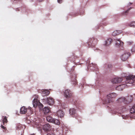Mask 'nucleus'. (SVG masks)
Segmentation results:
<instances>
[{
	"instance_id": "f257e3e1",
	"label": "nucleus",
	"mask_w": 135,
	"mask_h": 135,
	"mask_svg": "<svg viewBox=\"0 0 135 135\" xmlns=\"http://www.w3.org/2000/svg\"><path fill=\"white\" fill-rule=\"evenodd\" d=\"M117 95V94L114 93L108 94L107 95L106 99L104 101V104H107L113 102Z\"/></svg>"
},
{
	"instance_id": "f03ea898",
	"label": "nucleus",
	"mask_w": 135,
	"mask_h": 135,
	"mask_svg": "<svg viewBox=\"0 0 135 135\" xmlns=\"http://www.w3.org/2000/svg\"><path fill=\"white\" fill-rule=\"evenodd\" d=\"M125 83L126 84L133 83V85H135V76L130 75L126 78Z\"/></svg>"
},
{
	"instance_id": "7ed1b4c3",
	"label": "nucleus",
	"mask_w": 135,
	"mask_h": 135,
	"mask_svg": "<svg viewBox=\"0 0 135 135\" xmlns=\"http://www.w3.org/2000/svg\"><path fill=\"white\" fill-rule=\"evenodd\" d=\"M98 42L97 39L95 38H92L90 39L88 43V46L90 47H94L97 44ZM87 44L88 43H87Z\"/></svg>"
},
{
	"instance_id": "20e7f679",
	"label": "nucleus",
	"mask_w": 135,
	"mask_h": 135,
	"mask_svg": "<svg viewBox=\"0 0 135 135\" xmlns=\"http://www.w3.org/2000/svg\"><path fill=\"white\" fill-rule=\"evenodd\" d=\"M43 128L45 132H47L51 131L52 129V126L49 123H46L44 125Z\"/></svg>"
},
{
	"instance_id": "39448f33",
	"label": "nucleus",
	"mask_w": 135,
	"mask_h": 135,
	"mask_svg": "<svg viewBox=\"0 0 135 135\" xmlns=\"http://www.w3.org/2000/svg\"><path fill=\"white\" fill-rule=\"evenodd\" d=\"M71 78V81L72 84L74 85H75L77 84L78 82L76 79V75L75 74H72L70 76Z\"/></svg>"
},
{
	"instance_id": "423d86ee",
	"label": "nucleus",
	"mask_w": 135,
	"mask_h": 135,
	"mask_svg": "<svg viewBox=\"0 0 135 135\" xmlns=\"http://www.w3.org/2000/svg\"><path fill=\"white\" fill-rule=\"evenodd\" d=\"M34 96H35V98L33 100V105L34 107H36L37 105H39L40 103L37 99L38 96L35 95Z\"/></svg>"
},
{
	"instance_id": "0eeeda50",
	"label": "nucleus",
	"mask_w": 135,
	"mask_h": 135,
	"mask_svg": "<svg viewBox=\"0 0 135 135\" xmlns=\"http://www.w3.org/2000/svg\"><path fill=\"white\" fill-rule=\"evenodd\" d=\"M64 95L65 97L66 98H69L71 97L72 95V93L71 91L69 89H67L65 90L64 92Z\"/></svg>"
},
{
	"instance_id": "6e6552de",
	"label": "nucleus",
	"mask_w": 135,
	"mask_h": 135,
	"mask_svg": "<svg viewBox=\"0 0 135 135\" xmlns=\"http://www.w3.org/2000/svg\"><path fill=\"white\" fill-rule=\"evenodd\" d=\"M129 55L130 53L129 52L125 53L121 56V59L123 61H126L127 60Z\"/></svg>"
},
{
	"instance_id": "1a4fd4ad",
	"label": "nucleus",
	"mask_w": 135,
	"mask_h": 135,
	"mask_svg": "<svg viewBox=\"0 0 135 135\" xmlns=\"http://www.w3.org/2000/svg\"><path fill=\"white\" fill-rule=\"evenodd\" d=\"M123 79L122 78H115L112 80V82L113 83H117L121 82Z\"/></svg>"
},
{
	"instance_id": "9d476101",
	"label": "nucleus",
	"mask_w": 135,
	"mask_h": 135,
	"mask_svg": "<svg viewBox=\"0 0 135 135\" xmlns=\"http://www.w3.org/2000/svg\"><path fill=\"white\" fill-rule=\"evenodd\" d=\"M123 42L119 39H117L115 43V46L117 47H119L120 46L122 47L123 45Z\"/></svg>"
},
{
	"instance_id": "9b49d317",
	"label": "nucleus",
	"mask_w": 135,
	"mask_h": 135,
	"mask_svg": "<svg viewBox=\"0 0 135 135\" xmlns=\"http://www.w3.org/2000/svg\"><path fill=\"white\" fill-rule=\"evenodd\" d=\"M127 85L126 84H123L117 86L116 88L117 90L119 91L122 90L124 88L127 87Z\"/></svg>"
},
{
	"instance_id": "f8f14e48",
	"label": "nucleus",
	"mask_w": 135,
	"mask_h": 135,
	"mask_svg": "<svg viewBox=\"0 0 135 135\" xmlns=\"http://www.w3.org/2000/svg\"><path fill=\"white\" fill-rule=\"evenodd\" d=\"M118 102L119 103H121L124 104H126V98L123 97H122L118 99L117 100Z\"/></svg>"
},
{
	"instance_id": "ddd939ff",
	"label": "nucleus",
	"mask_w": 135,
	"mask_h": 135,
	"mask_svg": "<svg viewBox=\"0 0 135 135\" xmlns=\"http://www.w3.org/2000/svg\"><path fill=\"white\" fill-rule=\"evenodd\" d=\"M47 102L49 105H51L54 104V100L52 98L49 97L47 98Z\"/></svg>"
},
{
	"instance_id": "4468645a",
	"label": "nucleus",
	"mask_w": 135,
	"mask_h": 135,
	"mask_svg": "<svg viewBox=\"0 0 135 135\" xmlns=\"http://www.w3.org/2000/svg\"><path fill=\"white\" fill-rule=\"evenodd\" d=\"M57 116L60 118H62L64 115V113L63 111L61 110H59L57 112Z\"/></svg>"
},
{
	"instance_id": "2eb2a0df",
	"label": "nucleus",
	"mask_w": 135,
	"mask_h": 135,
	"mask_svg": "<svg viewBox=\"0 0 135 135\" xmlns=\"http://www.w3.org/2000/svg\"><path fill=\"white\" fill-rule=\"evenodd\" d=\"M27 111V109L25 107H22L20 109V112L22 114L26 113Z\"/></svg>"
},
{
	"instance_id": "dca6fc26",
	"label": "nucleus",
	"mask_w": 135,
	"mask_h": 135,
	"mask_svg": "<svg viewBox=\"0 0 135 135\" xmlns=\"http://www.w3.org/2000/svg\"><path fill=\"white\" fill-rule=\"evenodd\" d=\"M121 30H115L112 33V35L113 36H116L122 33Z\"/></svg>"
},
{
	"instance_id": "f3484780",
	"label": "nucleus",
	"mask_w": 135,
	"mask_h": 135,
	"mask_svg": "<svg viewBox=\"0 0 135 135\" xmlns=\"http://www.w3.org/2000/svg\"><path fill=\"white\" fill-rule=\"evenodd\" d=\"M50 94V92L47 90H44L42 93V96H45L48 95Z\"/></svg>"
},
{
	"instance_id": "a211bd4d",
	"label": "nucleus",
	"mask_w": 135,
	"mask_h": 135,
	"mask_svg": "<svg viewBox=\"0 0 135 135\" xmlns=\"http://www.w3.org/2000/svg\"><path fill=\"white\" fill-rule=\"evenodd\" d=\"M7 118V117L6 116H2V120L4 125L5 123H6L8 122Z\"/></svg>"
},
{
	"instance_id": "6ab92c4d",
	"label": "nucleus",
	"mask_w": 135,
	"mask_h": 135,
	"mask_svg": "<svg viewBox=\"0 0 135 135\" xmlns=\"http://www.w3.org/2000/svg\"><path fill=\"white\" fill-rule=\"evenodd\" d=\"M46 119L47 122H50L52 123L54 122V119L52 117L50 116H47Z\"/></svg>"
},
{
	"instance_id": "aec40b11",
	"label": "nucleus",
	"mask_w": 135,
	"mask_h": 135,
	"mask_svg": "<svg viewBox=\"0 0 135 135\" xmlns=\"http://www.w3.org/2000/svg\"><path fill=\"white\" fill-rule=\"evenodd\" d=\"M132 101V99L131 97H128L127 99L126 98V101H125V103L126 104H128L131 102Z\"/></svg>"
},
{
	"instance_id": "412c9836",
	"label": "nucleus",
	"mask_w": 135,
	"mask_h": 135,
	"mask_svg": "<svg viewBox=\"0 0 135 135\" xmlns=\"http://www.w3.org/2000/svg\"><path fill=\"white\" fill-rule=\"evenodd\" d=\"M112 41V40L111 39H108L105 41V45L106 46H109L111 44Z\"/></svg>"
},
{
	"instance_id": "4be33fe9",
	"label": "nucleus",
	"mask_w": 135,
	"mask_h": 135,
	"mask_svg": "<svg viewBox=\"0 0 135 135\" xmlns=\"http://www.w3.org/2000/svg\"><path fill=\"white\" fill-rule=\"evenodd\" d=\"M44 113L45 114H46V113H48L50 111V110L48 107H45L43 109Z\"/></svg>"
},
{
	"instance_id": "5701e85b",
	"label": "nucleus",
	"mask_w": 135,
	"mask_h": 135,
	"mask_svg": "<svg viewBox=\"0 0 135 135\" xmlns=\"http://www.w3.org/2000/svg\"><path fill=\"white\" fill-rule=\"evenodd\" d=\"M70 114L71 115H74L76 113L75 110L73 108H71L69 110Z\"/></svg>"
},
{
	"instance_id": "b1692460",
	"label": "nucleus",
	"mask_w": 135,
	"mask_h": 135,
	"mask_svg": "<svg viewBox=\"0 0 135 135\" xmlns=\"http://www.w3.org/2000/svg\"><path fill=\"white\" fill-rule=\"evenodd\" d=\"M54 122L52 123H54L57 125H59L60 124V122L59 120L56 119H54Z\"/></svg>"
},
{
	"instance_id": "393cba45",
	"label": "nucleus",
	"mask_w": 135,
	"mask_h": 135,
	"mask_svg": "<svg viewBox=\"0 0 135 135\" xmlns=\"http://www.w3.org/2000/svg\"><path fill=\"white\" fill-rule=\"evenodd\" d=\"M130 112L131 113H135V104L133 105L131 109Z\"/></svg>"
},
{
	"instance_id": "a878e982",
	"label": "nucleus",
	"mask_w": 135,
	"mask_h": 135,
	"mask_svg": "<svg viewBox=\"0 0 135 135\" xmlns=\"http://www.w3.org/2000/svg\"><path fill=\"white\" fill-rule=\"evenodd\" d=\"M130 27H135V22L133 21L131 22L130 25Z\"/></svg>"
},
{
	"instance_id": "bb28decb",
	"label": "nucleus",
	"mask_w": 135,
	"mask_h": 135,
	"mask_svg": "<svg viewBox=\"0 0 135 135\" xmlns=\"http://www.w3.org/2000/svg\"><path fill=\"white\" fill-rule=\"evenodd\" d=\"M35 126L37 128H40L41 125L40 124L37 123H35Z\"/></svg>"
},
{
	"instance_id": "cd10ccee",
	"label": "nucleus",
	"mask_w": 135,
	"mask_h": 135,
	"mask_svg": "<svg viewBox=\"0 0 135 135\" xmlns=\"http://www.w3.org/2000/svg\"><path fill=\"white\" fill-rule=\"evenodd\" d=\"M131 7L130 8H129L128 10H127L125 12H123V15H126L128 13V12L131 9Z\"/></svg>"
},
{
	"instance_id": "c85d7f7f",
	"label": "nucleus",
	"mask_w": 135,
	"mask_h": 135,
	"mask_svg": "<svg viewBox=\"0 0 135 135\" xmlns=\"http://www.w3.org/2000/svg\"><path fill=\"white\" fill-rule=\"evenodd\" d=\"M131 51L132 52H135V45L133 47Z\"/></svg>"
},
{
	"instance_id": "c756f323",
	"label": "nucleus",
	"mask_w": 135,
	"mask_h": 135,
	"mask_svg": "<svg viewBox=\"0 0 135 135\" xmlns=\"http://www.w3.org/2000/svg\"><path fill=\"white\" fill-rule=\"evenodd\" d=\"M1 127L2 128H3V129H4V130H6V127H5L4 126H3L2 125H1Z\"/></svg>"
},
{
	"instance_id": "7c9ffc66",
	"label": "nucleus",
	"mask_w": 135,
	"mask_h": 135,
	"mask_svg": "<svg viewBox=\"0 0 135 135\" xmlns=\"http://www.w3.org/2000/svg\"><path fill=\"white\" fill-rule=\"evenodd\" d=\"M112 66L111 65H109L108 66V68H111L112 67Z\"/></svg>"
},
{
	"instance_id": "2f4dec72",
	"label": "nucleus",
	"mask_w": 135,
	"mask_h": 135,
	"mask_svg": "<svg viewBox=\"0 0 135 135\" xmlns=\"http://www.w3.org/2000/svg\"><path fill=\"white\" fill-rule=\"evenodd\" d=\"M39 2H42L44 0H37Z\"/></svg>"
},
{
	"instance_id": "473e14b6",
	"label": "nucleus",
	"mask_w": 135,
	"mask_h": 135,
	"mask_svg": "<svg viewBox=\"0 0 135 135\" xmlns=\"http://www.w3.org/2000/svg\"><path fill=\"white\" fill-rule=\"evenodd\" d=\"M40 106H41V107H43V104L41 103H40Z\"/></svg>"
},
{
	"instance_id": "72a5a7b5",
	"label": "nucleus",
	"mask_w": 135,
	"mask_h": 135,
	"mask_svg": "<svg viewBox=\"0 0 135 135\" xmlns=\"http://www.w3.org/2000/svg\"><path fill=\"white\" fill-rule=\"evenodd\" d=\"M47 135H53L52 134H51V133H47Z\"/></svg>"
},
{
	"instance_id": "f704fd0d",
	"label": "nucleus",
	"mask_w": 135,
	"mask_h": 135,
	"mask_svg": "<svg viewBox=\"0 0 135 135\" xmlns=\"http://www.w3.org/2000/svg\"><path fill=\"white\" fill-rule=\"evenodd\" d=\"M15 10L16 11H19V9L18 8H16Z\"/></svg>"
},
{
	"instance_id": "c9c22d12",
	"label": "nucleus",
	"mask_w": 135,
	"mask_h": 135,
	"mask_svg": "<svg viewBox=\"0 0 135 135\" xmlns=\"http://www.w3.org/2000/svg\"><path fill=\"white\" fill-rule=\"evenodd\" d=\"M30 135H35V134L33 133V134H31Z\"/></svg>"
},
{
	"instance_id": "e433bc0d",
	"label": "nucleus",
	"mask_w": 135,
	"mask_h": 135,
	"mask_svg": "<svg viewBox=\"0 0 135 135\" xmlns=\"http://www.w3.org/2000/svg\"><path fill=\"white\" fill-rule=\"evenodd\" d=\"M29 109L30 110H31V107H29Z\"/></svg>"
},
{
	"instance_id": "4c0bfd02",
	"label": "nucleus",
	"mask_w": 135,
	"mask_h": 135,
	"mask_svg": "<svg viewBox=\"0 0 135 135\" xmlns=\"http://www.w3.org/2000/svg\"><path fill=\"white\" fill-rule=\"evenodd\" d=\"M129 3L130 4V5L132 4V3Z\"/></svg>"
},
{
	"instance_id": "58836bf2",
	"label": "nucleus",
	"mask_w": 135,
	"mask_h": 135,
	"mask_svg": "<svg viewBox=\"0 0 135 135\" xmlns=\"http://www.w3.org/2000/svg\"><path fill=\"white\" fill-rule=\"evenodd\" d=\"M123 78L124 79V80H125V78Z\"/></svg>"
},
{
	"instance_id": "ea45409f",
	"label": "nucleus",
	"mask_w": 135,
	"mask_h": 135,
	"mask_svg": "<svg viewBox=\"0 0 135 135\" xmlns=\"http://www.w3.org/2000/svg\"><path fill=\"white\" fill-rule=\"evenodd\" d=\"M59 135H62L61 134H60Z\"/></svg>"
}]
</instances>
